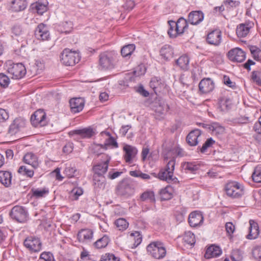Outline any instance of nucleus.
<instances>
[{
	"mask_svg": "<svg viewBox=\"0 0 261 261\" xmlns=\"http://www.w3.org/2000/svg\"><path fill=\"white\" fill-rule=\"evenodd\" d=\"M147 252L155 259H162L166 255V248L164 244L156 241L151 243L147 247Z\"/></svg>",
	"mask_w": 261,
	"mask_h": 261,
	"instance_id": "f257e3e1",
	"label": "nucleus"
},
{
	"mask_svg": "<svg viewBox=\"0 0 261 261\" xmlns=\"http://www.w3.org/2000/svg\"><path fill=\"white\" fill-rule=\"evenodd\" d=\"M226 194L230 197L238 198L244 194V187L240 183L230 181L228 182L225 186Z\"/></svg>",
	"mask_w": 261,
	"mask_h": 261,
	"instance_id": "f03ea898",
	"label": "nucleus"
},
{
	"mask_svg": "<svg viewBox=\"0 0 261 261\" xmlns=\"http://www.w3.org/2000/svg\"><path fill=\"white\" fill-rule=\"evenodd\" d=\"M175 165V159L173 158L169 161L164 169H162L158 173V177L160 179L170 182L174 180L173 178V171Z\"/></svg>",
	"mask_w": 261,
	"mask_h": 261,
	"instance_id": "7ed1b4c3",
	"label": "nucleus"
},
{
	"mask_svg": "<svg viewBox=\"0 0 261 261\" xmlns=\"http://www.w3.org/2000/svg\"><path fill=\"white\" fill-rule=\"evenodd\" d=\"M7 71L12 79H20L26 73L25 66L22 63H7Z\"/></svg>",
	"mask_w": 261,
	"mask_h": 261,
	"instance_id": "20e7f679",
	"label": "nucleus"
},
{
	"mask_svg": "<svg viewBox=\"0 0 261 261\" xmlns=\"http://www.w3.org/2000/svg\"><path fill=\"white\" fill-rule=\"evenodd\" d=\"M61 62L66 66H73L80 60L79 53L65 49L61 54Z\"/></svg>",
	"mask_w": 261,
	"mask_h": 261,
	"instance_id": "39448f33",
	"label": "nucleus"
},
{
	"mask_svg": "<svg viewBox=\"0 0 261 261\" xmlns=\"http://www.w3.org/2000/svg\"><path fill=\"white\" fill-rule=\"evenodd\" d=\"M99 66L101 69L106 70L114 67V60L112 55L109 52H104L99 56Z\"/></svg>",
	"mask_w": 261,
	"mask_h": 261,
	"instance_id": "423d86ee",
	"label": "nucleus"
},
{
	"mask_svg": "<svg viewBox=\"0 0 261 261\" xmlns=\"http://www.w3.org/2000/svg\"><path fill=\"white\" fill-rule=\"evenodd\" d=\"M28 215L25 209L19 205L13 207L10 213L11 218L20 223L25 222L28 219Z\"/></svg>",
	"mask_w": 261,
	"mask_h": 261,
	"instance_id": "0eeeda50",
	"label": "nucleus"
},
{
	"mask_svg": "<svg viewBox=\"0 0 261 261\" xmlns=\"http://www.w3.org/2000/svg\"><path fill=\"white\" fill-rule=\"evenodd\" d=\"M31 121L35 127L43 126L46 125V116L43 110H38L35 111L31 117Z\"/></svg>",
	"mask_w": 261,
	"mask_h": 261,
	"instance_id": "6e6552de",
	"label": "nucleus"
},
{
	"mask_svg": "<svg viewBox=\"0 0 261 261\" xmlns=\"http://www.w3.org/2000/svg\"><path fill=\"white\" fill-rule=\"evenodd\" d=\"M23 244L25 247L31 251L38 252L41 248V243L39 239L33 237L27 238Z\"/></svg>",
	"mask_w": 261,
	"mask_h": 261,
	"instance_id": "1a4fd4ad",
	"label": "nucleus"
},
{
	"mask_svg": "<svg viewBox=\"0 0 261 261\" xmlns=\"http://www.w3.org/2000/svg\"><path fill=\"white\" fill-rule=\"evenodd\" d=\"M227 55L229 59L232 62H242L245 59V53L239 48L231 49Z\"/></svg>",
	"mask_w": 261,
	"mask_h": 261,
	"instance_id": "9d476101",
	"label": "nucleus"
},
{
	"mask_svg": "<svg viewBox=\"0 0 261 261\" xmlns=\"http://www.w3.org/2000/svg\"><path fill=\"white\" fill-rule=\"evenodd\" d=\"M123 149L125 152L124 155L125 161L128 164L132 163L138 153V150L136 147L127 144L123 146Z\"/></svg>",
	"mask_w": 261,
	"mask_h": 261,
	"instance_id": "9b49d317",
	"label": "nucleus"
},
{
	"mask_svg": "<svg viewBox=\"0 0 261 261\" xmlns=\"http://www.w3.org/2000/svg\"><path fill=\"white\" fill-rule=\"evenodd\" d=\"M207 42L211 45L218 46L221 42V32L219 30H214L208 33L206 37Z\"/></svg>",
	"mask_w": 261,
	"mask_h": 261,
	"instance_id": "f8f14e48",
	"label": "nucleus"
},
{
	"mask_svg": "<svg viewBox=\"0 0 261 261\" xmlns=\"http://www.w3.org/2000/svg\"><path fill=\"white\" fill-rule=\"evenodd\" d=\"M36 38L39 40H47L49 38V33L45 25L39 24L35 32Z\"/></svg>",
	"mask_w": 261,
	"mask_h": 261,
	"instance_id": "ddd939ff",
	"label": "nucleus"
},
{
	"mask_svg": "<svg viewBox=\"0 0 261 261\" xmlns=\"http://www.w3.org/2000/svg\"><path fill=\"white\" fill-rule=\"evenodd\" d=\"M25 125V121L22 118H17L14 120L10 125L9 132L11 135H14L23 128Z\"/></svg>",
	"mask_w": 261,
	"mask_h": 261,
	"instance_id": "4468645a",
	"label": "nucleus"
},
{
	"mask_svg": "<svg viewBox=\"0 0 261 261\" xmlns=\"http://www.w3.org/2000/svg\"><path fill=\"white\" fill-rule=\"evenodd\" d=\"M118 195L129 197L134 193V190L131 186L126 182L119 185L116 189Z\"/></svg>",
	"mask_w": 261,
	"mask_h": 261,
	"instance_id": "2eb2a0df",
	"label": "nucleus"
},
{
	"mask_svg": "<svg viewBox=\"0 0 261 261\" xmlns=\"http://www.w3.org/2000/svg\"><path fill=\"white\" fill-rule=\"evenodd\" d=\"M203 217L202 215L198 212L191 213L189 216V223L192 227H196L203 223Z\"/></svg>",
	"mask_w": 261,
	"mask_h": 261,
	"instance_id": "dca6fc26",
	"label": "nucleus"
},
{
	"mask_svg": "<svg viewBox=\"0 0 261 261\" xmlns=\"http://www.w3.org/2000/svg\"><path fill=\"white\" fill-rule=\"evenodd\" d=\"M199 90L202 93H207L214 89V83L210 79L202 80L199 84Z\"/></svg>",
	"mask_w": 261,
	"mask_h": 261,
	"instance_id": "f3484780",
	"label": "nucleus"
},
{
	"mask_svg": "<svg viewBox=\"0 0 261 261\" xmlns=\"http://www.w3.org/2000/svg\"><path fill=\"white\" fill-rule=\"evenodd\" d=\"M110 159L111 158L108 157L106 161L93 166V170L94 172L95 175L103 176V175L106 173L108 170Z\"/></svg>",
	"mask_w": 261,
	"mask_h": 261,
	"instance_id": "a211bd4d",
	"label": "nucleus"
},
{
	"mask_svg": "<svg viewBox=\"0 0 261 261\" xmlns=\"http://www.w3.org/2000/svg\"><path fill=\"white\" fill-rule=\"evenodd\" d=\"M23 161L33 169L37 168L39 166L38 158L32 152L26 153L23 156Z\"/></svg>",
	"mask_w": 261,
	"mask_h": 261,
	"instance_id": "6ab92c4d",
	"label": "nucleus"
},
{
	"mask_svg": "<svg viewBox=\"0 0 261 261\" xmlns=\"http://www.w3.org/2000/svg\"><path fill=\"white\" fill-rule=\"evenodd\" d=\"M70 109L73 113H78L81 111L84 106V100L81 98H72L69 101Z\"/></svg>",
	"mask_w": 261,
	"mask_h": 261,
	"instance_id": "aec40b11",
	"label": "nucleus"
},
{
	"mask_svg": "<svg viewBox=\"0 0 261 261\" xmlns=\"http://www.w3.org/2000/svg\"><path fill=\"white\" fill-rule=\"evenodd\" d=\"M204 18L203 13L200 11H192L188 16V21L192 24L196 25L201 22Z\"/></svg>",
	"mask_w": 261,
	"mask_h": 261,
	"instance_id": "412c9836",
	"label": "nucleus"
},
{
	"mask_svg": "<svg viewBox=\"0 0 261 261\" xmlns=\"http://www.w3.org/2000/svg\"><path fill=\"white\" fill-rule=\"evenodd\" d=\"M201 135V131L198 129L191 131L187 136L186 140L190 146H196L198 143V139Z\"/></svg>",
	"mask_w": 261,
	"mask_h": 261,
	"instance_id": "4be33fe9",
	"label": "nucleus"
},
{
	"mask_svg": "<svg viewBox=\"0 0 261 261\" xmlns=\"http://www.w3.org/2000/svg\"><path fill=\"white\" fill-rule=\"evenodd\" d=\"M150 87L154 91L155 93L160 92L164 88L165 86L164 82L160 77H153L150 82Z\"/></svg>",
	"mask_w": 261,
	"mask_h": 261,
	"instance_id": "5701e85b",
	"label": "nucleus"
},
{
	"mask_svg": "<svg viewBox=\"0 0 261 261\" xmlns=\"http://www.w3.org/2000/svg\"><path fill=\"white\" fill-rule=\"evenodd\" d=\"M93 232L90 229L81 230L77 234V238L80 242H85L90 241L93 238Z\"/></svg>",
	"mask_w": 261,
	"mask_h": 261,
	"instance_id": "b1692460",
	"label": "nucleus"
},
{
	"mask_svg": "<svg viewBox=\"0 0 261 261\" xmlns=\"http://www.w3.org/2000/svg\"><path fill=\"white\" fill-rule=\"evenodd\" d=\"M249 233L247 236V238L250 240L255 239L259 234V227L258 224L252 220L249 221Z\"/></svg>",
	"mask_w": 261,
	"mask_h": 261,
	"instance_id": "393cba45",
	"label": "nucleus"
},
{
	"mask_svg": "<svg viewBox=\"0 0 261 261\" xmlns=\"http://www.w3.org/2000/svg\"><path fill=\"white\" fill-rule=\"evenodd\" d=\"M252 25L250 23H241L239 24L236 29V34L238 37H246L249 33Z\"/></svg>",
	"mask_w": 261,
	"mask_h": 261,
	"instance_id": "a878e982",
	"label": "nucleus"
},
{
	"mask_svg": "<svg viewBox=\"0 0 261 261\" xmlns=\"http://www.w3.org/2000/svg\"><path fill=\"white\" fill-rule=\"evenodd\" d=\"M221 254V250L219 247L215 245H211L207 248L204 257L209 259L219 256Z\"/></svg>",
	"mask_w": 261,
	"mask_h": 261,
	"instance_id": "bb28decb",
	"label": "nucleus"
},
{
	"mask_svg": "<svg viewBox=\"0 0 261 261\" xmlns=\"http://www.w3.org/2000/svg\"><path fill=\"white\" fill-rule=\"evenodd\" d=\"M12 174L7 171H0V182L6 187L11 185Z\"/></svg>",
	"mask_w": 261,
	"mask_h": 261,
	"instance_id": "cd10ccee",
	"label": "nucleus"
},
{
	"mask_svg": "<svg viewBox=\"0 0 261 261\" xmlns=\"http://www.w3.org/2000/svg\"><path fill=\"white\" fill-rule=\"evenodd\" d=\"M174 192V189L170 186H167L161 190L160 194L162 200H168L172 198Z\"/></svg>",
	"mask_w": 261,
	"mask_h": 261,
	"instance_id": "c85d7f7f",
	"label": "nucleus"
},
{
	"mask_svg": "<svg viewBox=\"0 0 261 261\" xmlns=\"http://www.w3.org/2000/svg\"><path fill=\"white\" fill-rule=\"evenodd\" d=\"M74 134L81 136L83 138H90L93 136L95 133L92 128L89 127L81 129L75 130Z\"/></svg>",
	"mask_w": 261,
	"mask_h": 261,
	"instance_id": "c756f323",
	"label": "nucleus"
},
{
	"mask_svg": "<svg viewBox=\"0 0 261 261\" xmlns=\"http://www.w3.org/2000/svg\"><path fill=\"white\" fill-rule=\"evenodd\" d=\"M173 50L171 46L165 45L160 50V55L165 60L168 61L173 57Z\"/></svg>",
	"mask_w": 261,
	"mask_h": 261,
	"instance_id": "7c9ffc66",
	"label": "nucleus"
},
{
	"mask_svg": "<svg viewBox=\"0 0 261 261\" xmlns=\"http://www.w3.org/2000/svg\"><path fill=\"white\" fill-rule=\"evenodd\" d=\"M27 3L25 0H13L12 2L11 8L15 12L23 10L27 7Z\"/></svg>",
	"mask_w": 261,
	"mask_h": 261,
	"instance_id": "2f4dec72",
	"label": "nucleus"
},
{
	"mask_svg": "<svg viewBox=\"0 0 261 261\" xmlns=\"http://www.w3.org/2000/svg\"><path fill=\"white\" fill-rule=\"evenodd\" d=\"M231 102L228 98L223 97L219 100V108L221 111H226L230 109Z\"/></svg>",
	"mask_w": 261,
	"mask_h": 261,
	"instance_id": "473e14b6",
	"label": "nucleus"
},
{
	"mask_svg": "<svg viewBox=\"0 0 261 261\" xmlns=\"http://www.w3.org/2000/svg\"><path fill=\"white\" fill-rule=\"evenodd\" d=\"M176 64L182 70H187L189 68V59L188 56L184 55L180 57L176 61Z\"/></svg>",
	"mask_w": 261,
	"mask_h": 261,
	"instance_id": "72a5a7b5",
	"label": "nucleus"
},
{
	"mask_svg": "<svg viewBox=\"0 0 261 261\" xmlns=\"http://www.w3.org/2000/svg\"><path fill=\"white\" fill-rule=\"evenodd\" d=\"M47 3L46 0H39L36 2L35 8L38 14L42 15L47 11Z\"/></svg>",
	"mask_w": 261,
	"mask_h": 261,
	"instance_id": "f704fd0d",
	"label": "nucleus"
},
{
	"mask_svg": "<svg viewBox=\"0 0 261 261\" xmlns=\"http://www.w3.org/2000/svg\"><path fill=\"white\" fill-rule=\"evenodd\" d=\"M116 228L120 231L126 230L129 225L128 222L124 218H119L114 222Z\"/></svg>",
	"mask_w": 261,
	"mask_h": 261,
	"instance_id": "c9c22d12",
	"label": "nucleus"
},
{
	"mask_svg": "<svg viewBox=\"0 0 261 261\" xmlns=\"http://www.w3.org/2000/svg\"><path fill=\"white\" fill-rule=\"evenodd\" d=\"M73 23L71 21H64L59 25L58 30L61 33H69L72 29Z\"/></svg>",
	"mask_w": 261,
	"mask_h": 261,
	"instance_id": "e433bc0d",
	"label": "nucleus"
},
{
	"mask_svg": "<svg viewBox=\"0 0 261 261\" xmlns=\"http://www.w3.org/2000/svg\"><path fill=\"white\" fill-rule=\"evenodd\" d=\"M175 27H176V32H179L180 34L184 33L185 30L187 29L188 24L187 20L183 18H179L176 22H175Z\"/></svg>",
	"mask_w": 261,
	"mask_h": 261,
	"instance_id": "4c0bfd02",
	"label": "nucleus"
},
{
	"mask_svg": "<svg viewBox=\"0 0 261 261\" xmlns=\"http://www.w3.org/2000/svg\"><path fill=\"white\" fill-rule=\"evenodd\" d=\"M130 240L134 242L132 248L137 247L142 242V237L139 232L135 231L130 234Z\"/></svg>",
	"mask_w": 261,
	"mask_h": 261,
	"instance_id": "58836bf2",
	"label": "nucleus"
},
{
	"mask_svg": "<svg viewBox=\"0 0 261 261\" xmlns=\"http://www.w3.org/2000/svg\"><path fill=\"white\" fill-rule=\"evenodd\" d=\"M135 45L133 44H130L124 46L121 50L122 56L124 57H127L130 56L135 50Z\"/></svg>",
	"mask_w": 261,
	"mask_h": 261,
	"instance_id": "ea45409f",
	"label": "nucleus"
},
{
	"mask_svg": "<svg viewBox=\"0 0 261 261\" xmlns=\"http://www.w3.org/2000/svg\"><path fill=\"white\" fill-rule=\"evenodd\" d=\"M32 195L37 198L43 197L49 192L48 190L45 188L41 189H32Z\"/></svg>",
	"mask_w": 261,
	"mask_h": 261,
	"instance_id": "a19ab883",
	"label": "nucleus"
},
{
	"mask_svg": "<svg viewBox=\"0 0 261 261\" xmlns=\"http://www.w3.org/2000/svg\"><path fill=\"white\" fill-rule=\"evenodd\" d=\"M109 242V237L105 235L94 243V246L98 249H101L106 247L108 245Z\"/></svg>",
	"mask_w": 261,
	"mask_h": 261,
	"instance_id": "79ce46f5",
	"label": "nucleus"
},
{
	"mask_svg": "<svg viewBox=\"0 0 261 261\" xmlns=\"http://www.w3.org/2000/svg\"><path fill=\"white\" fill-rule=\"evenodd\" d=\"M91 152L95 155L98 156L102 154L103 151L106 150L103 144H93L90 147Z\"/></svg>",
	"mask_w": 261,
	"mask_h": 261,
	"instance_id": "37998d69",
	"label": "nucleus"
},
{
	"mask_svg": "<svg viewBox=\"0 0 261 261\" xmlns=\"http://www.w3.org/2000/svg\"><path fill=\"white\" fill-rule=\"evenodd\" d=\"M18 172L24 175H26L28 177H32L34 175V169L29 168L26 166H20L18 170Z\"/></svg>",
	"mask_w": 261,
	"mask_h": 261,
	"instance_id": "c03bdc74",
	"label": "nucleus"
},
{
	"mask_svg": "<svg viewBox=\"0 0 261 261\" xmlns=\"http://www.w3.org/2000/svg\"><path fill=\"white\" fill-rule=\"evenodd\" d=\"M170 28L168 31V34L170 37L175 38L177 35H180L179 32H176V27H175V22L172 20L168 21Z\"/></svg>",
	"mask_w": 261,
	"mask_h": 261,
	"instance_id": "a18cd8bd",
	"label": "nucleus"
},
{
	"mask_svg": "<svg viewBox=\"0 0 261 261\" xmlns=\"http://www.w3.org/2000/svg\"><path fill=\"white\" fill-rule=\"evenodd\" d=\"M243 259V253L239 249L233 250L231 253V261H241ZM224 261H230L229 259L226 258Z\"/></svg>",
	"mask_w": 261,
	"mask_h": 261,
	"instance_id": "49530a36",
	"label": "nucleus"
},
{
	"mask_svg": "<svg viewBox=\"0 0 261 261\" xmlns=\"http://www.w3.org/2000/svg\"><path fill=\"white\" fill-rule=\"evenodd\" d=\"M169 109L168 105L165 103H158L154 106V111L160 114H164Z\"/></svg>",
	"mask_w": 261,
	"mask_h": 261,
	"instance_id": "de8ad7c7",
	"label": "nucleus"
},
{
	"mask_svg": "<svg viewBox=\"0 0 261 261\" xmlns=\"http://www.w3.org/2000/svg\"><path fill=\"white\" fill-rule=\"evenodd\" d=\"M94 184L96 188H104L105 187V178L101 176H94Z\"/></svg>",
	"mask_w": 261,
	"mask_h": 261,
	"instance_id": "09e8293b",
	"label": "nucleus"
},
{
	"mask_svg": "<svg viewBox=\"0 0 261 261\" xmlns=\"http://www.w3.org/2000/svg\"><path fill=\"white\" fill-rule=\"evenodd\" d=\"M140 198L143 201H149L152 202L155 201L154 194L152 191H146L144 192L141 195Z\"/></svg>",
	"mask_w": 261,
	"mask_h": 261,
	"instance_id": "8fccbe9b",
	"label": "nucleus"
},
{
	"mask_svg": "<svg viewBox=\"0 0 261 261\" xmlns=\"http://www.w3.org/2000/svg\"><path fill=\"white\" fill-rule=\"evenodd\" d=\"M103 145L106 150L109 146H112L113 148H117L118 147L117 142L115 138L112 136H110L108 139H106L104 144Z\"/></svg>",
	"mask_w": 261,
	"mask_h": 261,
	"instance_id": "3c124183",
	"label": "nucleus"
},
{
	"mask_svg": "<svg viewBox=\"0 0 261 261\" xmlns=\"http://www.w3.org/2000/svg\"><path fill=\"white\" fill-rule=\"evenodd\" d=\"M184 240L185 242L190 245H193L195 243V236L192 232L190 231L185 233Z\"/></svg>",
	"mask_w": 261,
	"mask_h": 261,
	"instance_id": "603ef678",
	"label": "nucleus"
},
{
	"mask_svg": "<svg viewBox=\"0 0 261 261\" xmlns=\"http://www.w3.org/2000/svg\"><path fill=\"white\" fill-rule=\"evenodd\" d=\"M76 169L71 165L67 166L64 170V173L69 178L76 175Z\"/></svg>",
	"mask_w": 261,
	"mask_h": 261,
	"instance_id": "864d4df0",
	"label": "nucleus"
},
{
	"mask_svg": "<svg viewBox=\"0 0 261 261\" xmlns=\"http://www.w3.org/2000/svg\"><path fill=\"white\" fill-rule=\"evenodd\" d=\"M252 79L256 84L261 86V70L253 71L252 72Z\"/></svg>",
	"mask_w": 261,
	"mask_h": 261,
	"instance_id": "5fc2aeb1",
	"label": "nucleus"
},
{
	"mask_svg": "<svg viewBox=\"0 0 261 261\" xmlns=\"http://www.w3.org/2000/svg\"><path fill=\"white\" fill-rule=\"evenodd\" d=\"M100 261H120V258L113 254L106 253L101 256Z\"/></svg>",
	"mask_w": 261,
	"mask_h": 261,
	"instance_id": "6e6d98bb",
	"label": "nucleus"
},
{
	"mask_svg": "<svg viewBox=\"0 0 261 261\" xmlns=\"http://www.w3.org/2000/svg\"><path fill=\"white\" fill-rule=\"evenodd\" d=\"M10 83L9 77L3 73H0V85L4 88L7 87Z\"/></svg>",
	"mask_w": 261,
	"mask_h": 261,
	"instance_id": "4d7b16f0",
	"label": "nucleus"
},
{
	"mask_svg": "<svg viewBox=\"0 0 261 261\" xmlns=\"http://www.w3.org/2000/svg\"><path fill=\"white\" fill-rule=\"evenodd\" d=\"M183 168L185 170L192 172L197 170L198 169V166L192 163L187 162L184 164Z\"/></svg>",
	"mask_w": 261,
	"mask_h": 261,
	"instance_id": "13d9d810",
	"label": "nucleus"
},
{
	"mask_svg": "<svg viewBox=\"0 0 261 261\" xmlns=\"http://www.w3.org/2000/svg\"><path fill=\"white\" fill-rule=\"evenodd\" d=\"M211 128L213 132L216 134H222L224 132V128L217 123H213Z\"/></svg>",
	"mask_w": 261,
	"mask_h": 261,
	"instance_id": "bf43d9fd",
	"label": "nucleus"
},
{
	"mask_svg": "<svg viewBox=\"0 0 261 261\" xmlns=\"http://www.w3.org/2000/svg\"><path fill=\"white\" fill-rule=\"evenodd\" d=\"M252 178L254 182H261V171L255 168L252 174Z\"/></svg>",
	"mask_w": 261,
	"mask_h": 261,
	"instance_id": "052dcab7",
	"label": "nucleus"
},
{
	"mask_svg": "<svg viewBox=\"0 0 261 261\" xmlns=\"http://www.w3.org/2000/svg\"><path fill=\"white\" fill-rule=\"evenodd\" d=\"M250 51L253 58L256 60H259L260 57L261 50L255 46H252L250 48Z\"/></svg>",
	"mask_w": 261,
	"mask_h": 261,
	"instance_id": "680f3d73",
	"label": "nucleus"
},
{
	"mask_svg": "<svg viewBox=\"0 0 261 261\" xmlns=\"http://www.w3.org/2000/svg\"><path fill=\"white\" fill-rule=\"evenodd\" d=\"M214 143L215 141L213 140L212 138H208V139H207V140L203 144L202 147L200 148V151L201 152H204L207 150V149L208 147H211Z\"/></svg>",
	"mask_w": 261,
	"mask_h": 261,
	"instance_id": "e2e57ef3",
	"label": "nucleus"
},
{
	"mask_svg": "<svg viewBox=\"0 0 261 261\" xmlns=\"http://www.w3.org/2000/svg\"><path fill=\"white\" fill-rule=\"evenodd\" d=\"M225 229L227 233L231 236L235 230V226L231 222H227L225 224Z\"/></svg>",
	"mask_w": 261,
	"mask_h": 261,
	"instance_id": "0e129e2a",
	"label": "nucleus"
},
{
	"mask_svg": "<svg viewBox=\"0 0 261 261\" xmlns=\"http://www.w3.org/2000/svg\"><path fill=\"white\" fill-rule=\"evenodd\" d=\"M12 32L16 36H18L22 34L23 30L19 25H15L12 28Z\"/></svg>",
	"mask_w": 261,
	"mask_h": 261,
	"instance_id": "69168bd1",
	"label": "nucleus"
},
{
	"mask_svg": "<svg viewBox=\"0 0 261 261\" xmlns=\"http://www.w3.org/2000/svg\"><path fill=\"white\" fill-rule=\"evenodd\" d=\"M9 118L8 113L3 109H0V122H4Z\"/></svg>",
	"mask_w": 261,
	"mask_h": 261,
	"instance_id": "338daca9",
	"label": "nucleus"
},
{
	"mask_svg": "<svg viewBox=\"0 0 261 261\" xmlns=\"http://www.w3.org/2000/svg\"><path fill=\"white\" fill-rule=\"evenodd\" d=\"M253 129L256 133L261 134V117L258 119V121L254 124Z\"/></svg>",
	"mask_w": 261,
	"mask_h": 261,
	"instance_id": "774afa93",
	"label": "nucleus"
}]
</instances>
